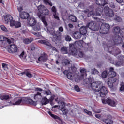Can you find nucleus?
I'll return each instance as SVG.
<instances>
[{"instance_id": "obj_59", "label": "nucleus", "mask_w": 124, "mask_h": 124, "mask_svg": "<svg viewBox=\"0 0 124 124\" xmlns=\"http://www.w3.org/2000/svg\"><path fill=\"white\" fill-rule=\"evenodd\" d=\"M17 9L19 12H21L23 10V8L22 7H18Z\"/></svg>"}, {"instance_id": "obj_25", "label": "nucleus", "mask_w": 124, "mask_h": 124, "mask_svg": "<svg viewBox=\"0 0 124 124\" xmlns=\"http://www.w3.org/2000/svg\"><path fill=\"white\" fill-rule=\"evenodd\" d=\"M38 61H39V62H46L47 61V55L44 54L40 57L38 58Z\"/></svg>"}, {"instance_id": "obj_46", "label": "nucleus", "mask_w": 124, "mask_h": 124, "mask_svg": "<svg viewBox=\"0 0 124 124\" xmlns=\"http://www.w3.org/2000/svg\"><path fill=\"white\" fill-rule=\"evenodd\" d=\"M120 90L121 91V92H123L124 90V83L123 82L120 84Z\"/></svg>"}, {"instance_id": "obj_63", "label": "nucleus", "mask_w": 124, "mask_h": 124, "mask_svg": "<svg viewBox=\"0 0 124 124\" xmlns=\"http://www.w3.org/2000/svg\"><path fill=\"white\" fill-rule=\"evenodd\" d=\"M69 28H70L71 29H72L73 28V25L71 23H70L68 24Z\"/></svg>"}, {"instance_id": "obj_49", "label": "nucleus", "mask_w": 124, "mask_h": 124, "mask_svg": "<svg viewBox=\"0 0 124 124\" xmlns=\"http://www.w3.org/2000/svg\"><path fill=\"white\" fill-rule=\"evenodd\" d=\"M51 11L53 13H57V8H56V7L53 6L51 8Z\"/></svg>"}, {"instance_id": "obj_8", "label": "nucleus", "mask_w": 124, "mask_h": 124, "mask_svg": "<svg viewBox=\"0 0 124 124\" xmlns=\"http://www.w3.org/2000/svg\"><path fill=\"white\" fill-rule=\"evenodd\" d=\"M87 27L90 30H92V31H97L99 30V24H97L94 21L89 22L87 25Z\"/></svg>"}, {"instance_id": "obj_32", "label": "nucleus", "mask_w": 124, "mask_h": 124, "mask_svg": "<svg viewBox=\"0 0 124 124\" xmlns=\"http://www.w3.org/2000/svg\"><path fill=\"white\" fill-rule=\"evenodd\" d=\"M48 103H49V99L46 97H44L42 98V104L43 105H46V104H48Z\"/></svg>"}, {"instance_id": "obj_24", "label": "nucleus", "mask_w": 124, "mask_h": 124, "mask_svg": "<svg viewBox=\"0 0 124 124\" xmlns=\"http://www.w3.org/2000/svg\"><path fill=\"white\" fill-rule=\"evenodd\" d=\"M48 114L52 117V118H53V119H55V120H57V121H60V122H62V119L59 117V116L57 115H55L54 114H52V112L51 111H48Z\"/></svg>"}, {"instance_id": "obj_30", "label": "nucleus", "mask_w": 124, "mask_h": 124, "mask_svg": "<svg viewBox=\"0 0 124 124\" xmlns=\"http://www.w3.org/2000/svg\"><path fill=\"white\" fill-rule=\"evenodd\" d=\"M68 48L65 46H63L61 48V52L62 54H67L68 52Z\"/></svg>"}, {"instance_id": "obj_4", "label": "nucleus", "mask_w": 124, "mask_h": 124, "mask_svg": "<svg viewBox=\"0 0 124 124\" xmlns=\"http://www.w3.org/2000/svg\"><path fill=\"white\" fill-rule=\"evenodd\" d=\"M109 78L107 80V84L109 88H113L114 83L117 82V78L116 77V72H114V68H110L108 73Z\"/></svg>"}, {"instance_id": "obj_52", "label": "nucleus", "mask_w": 124, "mask_h": 124, "mask_svg": "<svg viewBox=\"0 0 124 124\" xmlns=\"http://www.w3.org/2000/svg\"><path fill=\"white\" fill-rule=\"evenodd\" d=\"M74 89L75 90V91H76V92H80V88H79V86L77 85L75 86Z\"/></svg>"}, {"instance_id": "obj_16", "label": "nucleus", "mask_w": 124, "mask_h": 124, "mask_svg": "<svg viewBox=\"0 0 124 124\" xmlns=\"http://www.w3.org/2000/svg\"><path fill=\"white\" fill-rule=\"evenodd\" d=\"M17 51H18V48L14 44L11 45L10 47L8 48V52L11 54H14V53H16Z\"/></svg>"}, {"instance_id": "obj_60", "label": "nucleus", "mask_w": 124, "mask_h": 124, "mask_svg": "<svg viewBox=\"0 0 124 124\" xmlns=\"http://www.w3.org/2000/svg\"><path fill=\"white\" fill-rule=\"evenodd\" d=\"M110 6L112 8H115L116 6H115V4L113 3H111Z\"/></svg>"}, {"instance_id": "obj_5", "label": "nucleus", "mask_w": 124, "mask_h": 124, "mask_svg": "<svg viewBox=\"0 0 124 124\" xmlns=\"http://www.w3.org/2000/svg\"><path fill=\"white\" fill-rule=\"evenodd\" d=\"M94 19L97 20L100 23H102L100 28V33L102 34H107L109 32L110 25L108 23H104V20L94 17Z\"/></svg>"}, {"instance_id": "obj_43", "label": "nucleus", "mask_w": 124, "mask_h": 124, "mask_svg": "<svg viewBox=\"0 0 124 124\" xmlns=\"http://www.w3.org/2000/svg\"><path fill=\"white\" fill-rule=\"evenodd\" d=\"M63 63H64V64L66 65V64H69V63H70V62L67 59H64L63 61Z\"/></svg>"}, {"instance_id": "obj_61", "label": "nucleus", "mask_w": 124, "mask_h": 124, "mask_svg": "<svg viewBox=\"0 0 124 124\" xmlns=\"http://www.w3.org/2000/svg\"><path fill=\"white\" fill-rule=\"evenodd\" d=\"M95 113H96L97 114H99V113H101V110L100 109L96 110V111H95Z\"/></svg>"}, {"instance_id": "obj_36", "label": "nucleus", "mask_w": 124, "mask_h": 124, "mask_svg": "<svg viewBox=\"0 0 124 124\" xmlns=\"http://www.w3.org/2000/svg\"><path fill=\"white\" fill-rule=\"evenodd\" d=\"M38 16L39 18H41L42 21L43 22V24L45 25L46 27H47L48 26V23H47V22L45 20V18L44 17H41V15H38Z\"/></svg>"}, {"instance_id": "obj_22", "label": "nucleus", "mask_w": 124, "mask_h": 124, "mask_svg": "<svg viewBox=\"0 0 124 124\" xmlns=\"http://www.w3.org/2000/svg\"><path fill=\"white\" fill-rule=\"evenodd\" d=\"M30 15L27 12H23L20 15L21 19H28Z\"/></svg>"}, {"instance_id": "obj_41", "label": "nucleus", "mask_w": 124, "mask_h": 124, "mask_svg": "<svg viewBox=\"0 0 124 124\" xmlns=\"http://www.w3.org/2000/svg\"><path fill=\"white\" fill-rule=\"evenodd\" d=\"M0 28L3 31H4L5 32H7V28L5 27V26H4V25H1Z\"/></svg>"}, {"instance_id": "obj_33", "label": "nucleus", "mask_w": 124, "mask_h": 124, "mask_svg": "<svg viewBox=\"0 0 124 124\" xmlns=\"http://www.w3.org/2000/svg\"><path fill=\"white\" fill-rule=\"evenodd\" d=\"M33 29L35 31H38L40 30V26L39 25V24H36V25L33 26Z\"/></svg>"}, {"instance_id": "obj_56", "label": "nucleus", "mask_w": 124, "mask_h": 124, "mask_svg": "<svg viewBox=\"0 0 124 124\" xmlns=\"http://www.w3.org/2000/svg\"><path fill=\"white\" fill-rule=\"evenodd\" d=\"M31 49L32 51H33L34 50H35V45H31Z\"/></svg>"}, {"instance_id": "obj_55", "label": "nucleus", "mask_w": 124, "mask_h": 124, "mask_svg": "<svg viewBox=\"0 0 124 124\" xmlns=\"http://www.w3.org/2000/svg\"><path fill=\"white\" fill-rule=\"evenodd\" d=\"M54 98H55V95H53L50 97L49 101L51 102L53 101V100H54Z\"/></svg>"}, {"instance_id": "obj_45", "label": "nucleus", "mask_w": 124, "mask_h": 124, "mask_svg": "<svg viewBox=\"0 0 124 124\" xmlns=\"http://www.w3.org/2000/svg\"><path fill=\"white\" fill-rule=\"evenodd\" d=\"M44 2L45 4H49L50 6H52V3L49 1V0H44Z\"/></svg>"}, {"instance_id": "obj_6", "label": "nucleus", "mask_w": 124, "mask_h": 124, "mask_svg": "<svg viewBox=\"0 0 124 124\" xmlns=\"http://www.w3.org/2000/svg\"><path fill=\"white\" fill-rule=\"evenodd\" d=\"M121 31V28L120 27L117 26L114 28L113 33L115 34L113 37V40L115 44H120L122 42V38L120 36V32Z\"/></svg>"}, {"instance_id": "obj_47", "label": "nucleus", "mask_w": 124, "mask_h": 124, "mask_svg": "<svg viewBox=\"0 0 124 124\" xmlns=\"http://www.w3.org/2000/svg\"><path fill=\"white\" fill-rule=\"evenodd\" d=\"M114 64L116 65V66H121V65L123 64V63H122L121 62H115Z\"/></svg>"}, {"instance_id": "obj_10", "label": "nucleus", "mask_w": 124, "mask_h": 124, "mask_svg": "<svg viewBox=\"0 0 124 124\" xmlns=\"http://www.w3.org/2000/svg\"><path fill=\"white\" fill-rule=\"evenodd\" d=\"M38 11L41 13V14H43V15H48L50 12L44 5H40L37 7Z\"/></svg>"}, {"instance_id": "obj_34", "label": "nucleus", "mask_w": 124, "mask_h": 124, "mask_svg": "<svg viewBox=\"0 0 124 124\" xmlns=\"http://www.w3.org/2000/svg\"><path fill=\"white\" fill-rule=\"evenodd\" d=\"M69 20L72 21V22H77V18L73 15H71L69 17Z\"/></svg>"}, {"instance_id": "obj_37", "label": "nucleus", "mask_w": 124, "mask_h": 124, "mask_svg": "<svg viewBox=\"0 0 124 124\" xmlns=\"http://www.w3.org/2000/svg\"><path fill=\"white\" fill-rule=\"evenodd\" d=\"M61 111L62 112L63 115H66L68 113V109L65 108H61Z\"/></svg>"}, {"instance_id": "obj_39", "label": "nucleus", "mask_w": 124, "mask_h": 124, "mask_svg": "<svg viewBox=\"0 0 124 124\" xmlns=\"http://www.w3.org/2000/svg\"><path fill=\"white\" fill-rule=\"evenodd\" d=\"M53 16L54 17V18L56 19V20H60V18L59 17V13H53Z\"/></svg>"}, {"instance_id": "obj_57", "label": "nucleus", "mask_w": 124, "mask_h": 124, "mask_svg": "<svg viewBox=\"0 0 124 124\" xmlns=\"http://www.w3.org/2000/svg\"><path fill=\"white\" fill-rule=\"evenodd\" d=\"M117 2L118 3H121V4H123V2H124V0H116Z\"/></svg>"}, {"instance_id": "obj_18", "label": "nucleus", "mask_w": 124, "mask_h": 124, "mask_svg": "<svg viewBox=\"0 0 124 124\" xmlns=\"http://www.w3.org/2000/svg\"><path fill=\"white\" fill-rule=\"evenodd\" d=\"M88 32V26H82L80 29V32L82 35H86Z\"/></svg>"}, {"instance_id": "obj_62", "label": "nucleus", "mask_w": 124, "mask_h": 124, "mask_svg": "<svg viewBox=\"0 0 124 124\" xmlns=\"http://www.w3.org/2000/svg\"><path fill=\"white\" fill-rule=\"evenodd\" d=\"M32 33L34 35H36V36H37V37L39 36V33H38V32H36V33L33 32Z\"/></svg>"}, {"instance_id": "obj_54", "label": "nucleus", "mask_w": 124, "mask_h": 124, "mask_svg": "<svg viewBox=\"0 0 124 124\" xmlns=\"http://www.w3.org/2000/svg\"><path fill=\"white\" fill-rule=\"evenodd\" d=\"M58 103L59 104H61V105L62 106V107H64L65 106V104L62 101H60L59 102H58Z\"/></svg>"}, {"instance_id": "obj_64", "label": "nucleus", "mask_w": 124, "mask_h": 124, "mask_svg": "<svg viewBox=\"0 0 124 124\" xmlns=\"http://www.w3.org/2000/svg\"><path fill=\"white\" fill-rule=\"evenodd\" d=\"M121 31H123L124 32V33L122 34V37L124 38V29H122L121 30Z\"/></svg>"}, {"instance_id": "obj_13", "label": "nucleus", "mask_w": 124, "mask_h": 124, "mask_svg": "<svg viewBox=\"0 0 124 124\" xmlns=\"http://www.w3.org/2000/svg\"><path fill=\"white\" fill-rule=\"evenodd\" d=\"M35 90L37 91V93L35 94L34 98L35 100H36V101H38V100L41 99V98L43 97V95H42V93H41V92H42V91L43 90L40 88H36Z\"/></svg>"}, {"instance_id": "obj_51", "label": "nucleus", "mask_w": 124, "mask_h": 124, "mask_svg": "<svg viewBox=\"0 0 124 124\" xmlns=\"http://www.w3.org/2000/svg\"><path fill=\"white\" fill-rule=\"evenodd\" d=\"M65 40L66 41H71V37L68 35H66Z\"/></svg>"}, {"instance_id": "obj_58", "label": "nucleus", "mask_w": 124, "mask_h": 124, "mask_svg": "<svg viewBox=\"0 0 124 124\" xmlns=\"http://www.w3.org/2000/svg\"><path fill=\"white\" fill-rule=\"evenodd\" d=\"M95 116L96 117V118H97V119H100V117H101V115L99 114H97L95 115Z\"/></svg>"}, {"instance_id": "obj_31", "label": "nucleus", "mask_w": 124, "mask_h": 124, "mask_svg": "<svg viewBox=\"0 0 124 124\" xmlns=\"http://www.w3.org/2000/svg\"><path fill=\"white\" fill-rule=\"evenodd\" d=\"M32 41H33V39L31 38L30 39H24L23 40V42L25 43V44H29V43L32 42Z\"/></svg>"}, {"instance_id": "obj_9", "label": "nucleus", "mask_w": 124, "mask_h": 124, "mask_svg": "<svg viewBox=\"0 0 124 124\" xmlns=\"http://www.w3.org/2000/svg\"><path fill=\"white\" fill-rule=\"evenodd\" d=\"M4 21L6 25H8V24H9L10 23L11 27H13V26H14V24H13V21H14L13 17L10 15H6L4 17Z\"/></svg>"}, {"instance_id": "obj_29", "label": "nucleus", "mask_w": 124, "mask_h": 124, "mask_svg": "<svg viewBox=\"0 0 124 124\" xmlns=\"http://www.w3.org/2000/svg\"><path fill=\"white\" fill-rule=\"evenodd\" d=\"M96 3L98 5H105V0H96Z\"/></svg>"}, {"instance_id": "obj_42", "label": "nucleus", "mask_w": 124, "mask_h": 124, "mask_svg": "<svg viewBox=\"0 0 124 124\" xmlns=\"http://www.w3.org/2000/svg\"><path fill=\"white\" fill-rule=\"evenodd\" d=\"M102 77L103 78H106L107 77V71H105L102 73Z\"/></svg>"}, {"instance_id": "obj_27", "label": "nucleus", "mask_w": 124, "mask_h": 124, "mask_svg": "<svg viewBox=\"0 0 124 124\" xmlns=\"http://www.w3.org/2000/svg\"><path fill=\"white\" fill-rule=\"evenodd\" d=\"M13 24L14 25H13V27H15L16 28H20V27H21V26L20 22H19V21L15 22V20H14Z\"/></svg>"}, {"instance_id": "obj_53", "label": "nucleus", "mask_w": 124, "mask_h": 124, "mask_svg": "<svg viewBox=\"0 0 124 124\" xmlns=\"http://www.w3.org/2000/svg\"><path fill=\"white\" fill-rule=\"evenodd\" d=\"M116 22H122V18L120 16H117L115 18Z\"/></svg>"}, {"instance_id": "obj_35", "label": "nucleus", "mask_w": 124, "mask_h": 124, "mask_svg": "<svg viewBox=\"0 0 124 124\" xmlns=\"http://www.w3.org/2000/svg\"><path fill=\"white\" fill-rule=\"evenodd\" d=\"M23 62H32L31 58V56H26L24 60H23Z\"/></svg>"}, {"instance_id": "obj_28", "label": "nucleus", "mask_w": 124, "mask_h": 124, "mask_svg": "<svg viewBox=\"0 0 124 124\" xmlns=\"http://www.w3.org/2000/svg\"><path fill=\"white\" fill-rule=\"evenodd\" d=\"M103 122H104V123H105L107 124H113V123H114L113 120H112V119L110 118L104 119Z\"/></svg>"}, {"instance_id": "obj_26", "label": "nucleus", "mask_w": 124, "mask_h": 124, "mask_svg": "<svg viewBox=\"0 0 124 124\" xmlns=\"http://www.w3.org/2000/svg\"><path fill=\"white\" fill-rule=\"evenodd\" d=\"M67 71H65L63 72L64 74L67 75V77L68 79L69 80H73V76H72V73H67Z\"/></svg>"}, {"instance_id": "obj_23", "label": "nucleus", "mask_w": 124, "mask_h": 124, "mask_svg": "<svg viewBox=\"0 0 124 124\" xmlns=\"http://www.w3.org/2000/svg\"><path fill=\"white\" fill-rule=\"evenodd\" d=\"M81 37H82V34L80 31H76L74 34V37L76 39H79V38H80Z\"/></svg>"}, {"instance_id": "obj_48", "label": "nucleus", "mask_w": 124, "mask_h": 124, "mask_svg": "<svg viewBox=\"0 0 124 124\" xmlns=\"http://www.w3.org/2000/svg\"><path fill=\"white\" fill-rule=\"evenodd\" d=\"M44 91L43 90V92H44ZM45 94H46V95H50L51 93V91H50V90H47V91H45Z\"/></svg>"}, {"instance_id": "obj_2", "label": "nucleus", "mask_w": 124, "mask_h": 124, "mask_svg": "<svg viewBox=\"0 0 124 124\" xmlns=\"http://www.w3.org/2000/svg\"><path fill=\"white\" fill-rule=\"evenodd\" d=\"M91 88L93 91L96 92V94L97 95V97H105L108 91L102 82H94L91 83Z\"/></svg>"}, {"instance_id": "obj_50", "label": "nucleus", "mask_w": 124, "mask_h": 124, "mask_svg": "<svg viewBox=\"0 0 124 124\" xmlns=\"http://www.w3.org/2000/svg\"><path fill=\"white\" fill-rule=\"evenodd\" d=\"M84 112L87 114V115H89V116H92V112L87 109H84Z\"/></svg>"}, {"instance_id": "obj_14", "label": "nucleus", "mask_w": 124, "mask_h": 124, "mask_svg": "<svg viewBox=\"0 0 124 124\" xmlns=\"http://www.w3.org/2000/svg\"><path fill=\"white\" fill-rule=\"evenodd\" d=\"M104 11L105 14L106 16H108V17H113V16H114V12L113 11V10L110 9L109 7H105Z\"/></svg>"}, {"instance_id": "obj_1", "label": "nucleus", "mask_w": 124, "mask_h": 124, "mask_svg": "<svg viewBox=\"0 0 124 124\" xmlns=\"http://www.w3.org/2000/svg\"><path fill=\"white\" fill-rule=\"evenodd\" d=\"M0 99L1 100H7L8 105H20L25 102H28L31 105H36L37 101H34L32 99H28V98H15L13 100L8 95H0Z\"/></svg>"}, {"instance_id": "obj_40", "label": "nucleus", "mask_w": 124, "mask_h": 124, "mask_svg": "<svg viewBox=\"0 0 124 124\" xmlns=\"http://www.w3.org/2000/svg\"><path fill=\"white\" fill-rule=\"evenodd\" d=\"M91 73L92 74H98V71L97 70L95 69V68L92 69L91 70Z\"/></svg>"}, {"instance_id": "obj_19", "label": "nucleus", "mask_w": 124, "mask_h": 124, "mask_svg": "<svg viewBox=\"0 0 124 124\" xmlns=\"http://www.w3.org/2000/svg\"><path fill=\"white\" fill-rule=\"evenodd\" d=\"M0 41H7L9 44H11L13 42V40L12 39H9L3 36H0Z\"/></svg>"}, {"instance_id": "obj_38", "label": "nucleus", "mask_w": 124, "mask_h": 124, "mask_svg": "<svg viewBox=\"0 0 124 124\" xmlns=\"http://www.w3.org/2000/svg\"><path fill=\"white\" fill-rule=\"evenodd\" d=\"M26 54H25V52L23 51L22 52L21 54L19 55V57L20 58V59H21V60H23V61H24L25 59L26 58Z\"/></svg>"}, {"instance_id": "obj_12", "label": "nucleus", "mask_w": 124, "mask_h": 124, "mask_svg": "<svg viewBox=\"0 0 124 124\" xmlns=\"http://www.w3.org/2000/svg\"><path fill=\"white\" fill-rule=\"evenodd\" d=\"M102 101L103 104H108V105L112 107H115L116 105H117V101L110 98H107L106 100L102 99Z\"/></svg>"}, {"instance_id": "obj_3", "label": "nucleus", "mask_w": 124, "mask_h": 124, "mask_svg": "<svg viewBox=\"0 0 124 124\" xmlns=\"http://www.w3.org/2000/svg\"><path fill=\"white\" fill-rule=\"evenodd\" d=\"M48 33H49L51 35H53V40L57 41V40H60L62 37V33L63 32V28L62 27H60L59 28V31H57L56 33L55 30L54 28H47Z\"/></svg>"}, {"instance_id": "obj_21", "label": "nucleus", "mask_w": 124, "mask_h": 124, "mask_svg": "<svg viewBox=\"0 0 124 124\" xmlns=\"http://www.w3.org/2000/svg\"><path fill=\"white\" fill-rule=\"evenodd\" d=\"M18 75H20V76L26 75V76L29 78H31V77H32V74H31V73L29 72H20L19 74H18Z\"/></svg>"}, {"instance_id": "obj_17", "label": "nucleus", "mask_w": 124, "mask_h": 124, "mask_svg": "<svg viewBox=\"0 0 124 124\" xmlns=\"http://www.w3.org/2000/svg\"><path fill=\"white\" fill-rule=\"evenodd\" d=\"M37 21L35 18L33 17H30L27 21V24L31 27H33L35 25H36Z\"/></svg>"}, {"instance_id": "obj_15", "label": "nucleus", "mask_w": 124, "mask_h": 124, "mask_svg": "<svg viewBox=\"0 0 124 124\" xmlns=\"http://www.w3.org/2000/svg\"><path fill=\"white\" fill-rule=\"evenodd\" d=\"M38 42L39 43H41V44H44L45 45H46L47 46H49L51 47V49L53 51H56V52H58V50H57L56 48L51 46V44L47 40H39L38 41Z\"/></svg>"}, {"instance_id": "obj_20", "label": "nucleus", "mask_w": 124, "mask_h": 124, "mask_svg": "<svg viewBox=\"0 0 124 124\" xmlns=\"http://www.w3.org/2000/svg\"><path fill=\"white\" fill-rule=\"evenodd\" d=\"M81 76L79 78V80H82L84 79L85 77H87V73H86V70L85 69H81L80 70Z\"/></svg>"}, {"instance_id": "obj_44", "label": "nucleus", "mask_w": 124, "mask_h": 124, "mask_svg": "<svg viewBox=\"0 0 124 124\" xmlns=\"http://www.w3.org/2000/svg\"><path fill=\"white\" fill-rule=\"evenodd\" d=\"M2 68L4 69V70H8V67L7 65L5 63H3L2 64Z\"/></svg>"}, {"instance_id": "obj_7", "label": "nucleus", "mask_w": 124, "mask_h": 124, "mask_svg": "<svg viewBox=\"0 0 124 124\" xmlns=\"http://www.w3.org/2000/svg\"><path fill=\"white\" fill-rule=\"evenodd\" d=\"M85 13H88V17H91V16L93 15L94 16H101L102 15V12H103V7L99 6L95 10V12L93 13V11H91L89 12V10H86L84 11Z\"/></svg>"}, {"instance_id": "obj_11", "label": "nucleus", "mask_w": 124, "mask_h": 124, "mask_svg": "<svg viewBox=\"0 0 124 124\" xmlns=\"http://www.w3.org/2000/svg\"><path fill=\"white\" fill-rule=\"evenodd\" d=\"M69 53L71 54V55H73V56H77L78 55L79 58H83L84 56V53L81 51L77 52V50L75 48H72V47H70V50L69 51Z\"/></svg>"}]
</instances>
